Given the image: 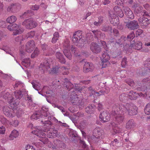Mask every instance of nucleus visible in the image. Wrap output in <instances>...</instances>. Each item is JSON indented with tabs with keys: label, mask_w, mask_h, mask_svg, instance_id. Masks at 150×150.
<instances>
[{
	"label": "nucleus",
	"mask_w": 150,
	"mask_h": 150,
	"mask_svg": "<svg viewBox=\"0 0 150 150\" xmlns=\"http://www.w3.org/2000/svg\"><path fill=\"white\" fill-rule=\"evenodd\" d=\"M92 38V36L90 34H88L87 35L86 39L87 40H91Z\"/></svg>",
	"instance_id": "64"
},
{
	"label": "nucleus",
	"mask_w": 150,
	"mask_h": 150,
	"mask_svg": "<svg viewBox=\"0 0 150 150\" xmlns=\"http://www.w3.org/2000/svg\"><path fill=\"white\" fill-rule=\"evenodd\" d=\"M138 21L139 24L142 26H146L150 24V20H149L147 18L144 17L140 18Z\"/></svg>",
	"instance_id": "17"
},
{
	"label": "nucleus",
	"mask_w": 150,
	"mask_h": 150,
	"mask_svg": "<svg viewBox=\"0 0 150 150\" xmlns=\"http://www.w3.org/2000/svg\"><path fill=\"white\" fill-rule=\"evenodd\" d=\"M113 110L110 112V115L108 112L106 111L101 112L99 116L100 120L103 122L108 121L110 117H114L115 119L110 125V129L112 128L113 131L115 133L121 132V129L117 126V124H120L123 122L124 116V114L126 113L130 115H134L137 113V108L136 106H132L127 104L125 106L122 104L120 105L119 107L115 106H114Z\"/></svg>",
	"instance_id": "1"
},
{
	"label": "nucleus",
	"mask_w": 150,
	"mask_h": 150,
	"mask_svg": "<svg viewBox=\"0 0 150 150\" xmlns=\"http://www.w3.org/2000/svg\"><path fill=\"white\" fill-rule=\"evenodd\" d=\"M103 92H102L101 91H100V92H96L95 91H92V95H93L94 96H98L102 94H103Z\"/></svg>",
	"instance_id": "45"
},
{
	"label": "nucleus",
	"mask_w": 150,
	"mask_h": 150,
	"mask_svg": "<svg viewBox=\"0 0 150 150\" xmlns=\"http://www.w3.org/2000/svg\"><path fill=\"white\" fill-rule=\"evenodd\" d=\"M23 26L28 29H31L35 27L37 25V23L31 19L25 20L22 23Z\"/></svg>",
	"instance_id": "11"
},
{
	"label": "nucleus",
	"mask_w": 150,
	"mask_h": 150,
	"mask_svg": "<svg viewBox=\"0 0 150 150\" xmlns=\"http://www.w3.org/2000/svg\"><path fill=\"white\" fill-rule=\"evenodd\" d=\"M95 37L97 38L98 39H100L101 36V33L100 31L98 30H94L92 31Z\"/></svg>",
	"instance_id": "33"
},
{
	"label": "nucleus",
	"mask_w": 150,
	"mask_h": 150,
	"mask_svg": "<svg viewBox=\"0 0 150 150\" xmlns=\"http://www.w3.org/2000/svg\"><path fill=\"white\" fill-rule=\"evenodd\" d=\"M91 50L94 53H98L100 52L101 48L96 43L92 42L90 46Z\"/></svg>",
	"instance_id": "18"
},
{
	"label": "nucleus",
	"mask_w": 150,
	"mask_h": 150,
	"mask_svg": "<svg viewBox=\"0 0 150 150\" xmlns=\"http://www.w3.org/2000/svg\"><path fill=\"white\" fill-rule=\"evenodd\" d=\"M80 143L81 145H82V147L83 148H85L86 147V145L84 141L80 140Z\"/></svg>",
	"instance_id": "57"
},
{
	"label": "nucleus",
	"mask_w": 150,
	"mask_h": 150,
	"mask_svg": "<svg viewBox=\"0 0 150 150\" xmlns=\"http://www.w3.org/2000/svg\"><path fill=\"white\" fill-rule=\"evenodd\" d=\"M64 82V86L66 87L67 89L70 90L73 87V84L68 79H66Z\"/></svg>",
	"instance_id": "24"
},
{
	"label": "nucleus",
	"mask_w": 150,
	"mask_h": 150,
	"mask_svg": "<svg viewBox=\"0 0 150 150\" xmlns=\"http://www.w3.org/2000/svg\"><path fill=\"white\" fill-rule=\"evenodd\" d=\"M135 37L134 33H130L127 36V39L129 41L132 40Z\"/></svg>",
	"instance_id": "39"
},
{
	"label": "nucleus",
	"mask_w": 150,
	"mask_h": 150,
	"mask_svg": "<svg viewBox=\"0 0 150 150\" xmlns=\"http://www.w3.org/2000/svg\"><path fill=\"white\" fill-rule=\"evenodd\" d=\"M20 55L22 58H23L27 55L26 52L24 50V46H21L20 47Z\"/></svg>",
	"instance_id": "28"
},
{
	"label": "nucleus",
	"mask_w": 150,
	"mask_h": 150,
	"mask_svg": "<svg viewBox=\"0 0 150 150\" xmlns=\"http://www.w3.org/2000/svg\"><path fill=\"white\" fill-rule=\"evenodd\" d=\"M21 7V5L19 3L12 4L8 6L7 11H8L15 12L19 10Z\"/></svg>",
	"instance_id": "13"
},
{
	"label": "nucleus",
	"mask_w": 150,
	"mask_h": 150,
	"mask_svg": "<svg viewBox=\"0 0 150 150\" xmlns=\"http://www.w3.org/2000/svg\"><path fill=\"white\" fill-rule=\"evenodd\" d=\"M81 34L79 31H77L74 34L72 41L75 45L78 47L82 46Z\"/></svg>",
	"instance_id": "10"
},
{
	"label": "nucleus",
	"mask_w": 150,
	"mask_h": 150,
	"mask_svg": "<svg viewBox=\"0 0 150 150\" xmlns=\"http://www.w3.org/2000/svg\"><path fill=\"white\" fill-rule=\"evenodd\" d=\"M35 33L34 31H32L28 33L27 35L28 38H32L35 35Z\"/></svg>",
	"instance_id": "49"
},
{
	"label": "nucleus",
	"mask_w": 150,
	"mask_h": 150,
	"mask_svg": "<svg viewBox=\"0 0 150 150\" xmlns=\"http://www.w3.org/2000/svg\"><path fill=\"white\" fill-rule=\"evenodd\" d=\"M7 76V75L6 74H4L1 71H0V76L5 78V77H6Z\"/></svg>",
	"instance_id": "63"
},
{
	"label": "nucleus",
	"mask_w": 150,
	"mask_h": 150,
	"mask_svg": "<svg viewBox=\"0 0 150 150\" xmlns=\"http://www.w3.org/2000/svg\"><path fill=\"white\" fill-rule=\"evenodd\" d=\"M59 35L58 32H55L53 34V37L58 39Z\"/></svg>",
	"instance_id": "62"
},
{
	"label": "nucleus",
	"mask_w": 150,
	"mask_h": 150,
	"mask_svg": "<svg viewBox=\"0 0 150 150\" xmlns=\"http://www.w3.org/2000/svg\"><path fill=\"white\" fill-rule=\"evenodd\" d=\"M6 25V23L5 21H0V27H5Z\"/></svg>",
	"instance_id": "58"
},
{
	"label": "nucleus",
	"mask_w": 150,
	"mask_h": 150,
	"mask_svg": "<svg viewBox=\"0 0 150 150\" xmlns=\"http://www.w3.org/2000/svg\"><path fill=\"white\" fill-rule=\"evenodd\" d=\"M10 108L8 106L4 105V106L2 108V111L6 115V112H8V111L10 110Z\"/></svg>",
	"instance_id": "42"
},
{
	"label": "nucleus",
	"mask_w": 150,
	"mask_h": 150,
	"mask_svg": "<svg viewBox=\"0 0 150 150\" xmlns=\"http://www.w3.org/2000/svg\"><path fill=\"white\" fill-rule=\"evenodd\" d=\"M23 38L21 36H19L18 37H16L15 39V40L16 42H19L20 43H21V42L23 40Z\"/></svg>",
	"instance_id": "48"
},
{
	"label": "nucleus",
	"mask_w": 150,
	"mask_h": 150,
	"mask_svg": "<svg viewBox=\"0 0 150 150\" xmlns=\"http://www.w3.org/2000/svg\"><path fill=\"white\" fill-rule=\"evenodd\" d=\"M41 122L44 124V128L46 129L42 131L41 130L40 127H37L35 128L34 130L32 131V133L40 138L39 140L44 144H46L49 147H52L53 149H56L55 146H52L51 143L48 141L47 139L46 138V134L44 132H47V137L53 138L57 136V131L53 128V126L51 121L45 120L44 122L43 120H42Z\"/></svg>",
	"instance_id": "2"
},
{
	"label": "nucleus",
	"mask_w": 150,
	"mask_h": 150,
	"mask_svg": "<svg viewBox=\"0 0 150 150\" xmlns=\"http://www.w3.org/2000/svg\"><path fill=\"white\" fill-rule=\"evenodd\" d=\"M15 109H12L10 112H6V115H5L6 116L11 118H12L15 116Z\"/></svg>",
	"instance_id": "26"
},
{
	"label": "nucleus",
	"mask_w": 150,
	"mask_h": 150,
	"mask_svg": "<svg viewBox=\"0 0 150 150\" xmlns=\"http://www.w3.org/2000/svg\"><path fill=\"white\" fill-rule=\"evenodd\" d=\"M80 92V91L78 90H76L74 91V92H72L71 93V98L72 99V101H78L77 102H76V105L78 106V107L80 108H83L84 106V103L81 100H80L79 99L78 96L77 95V94L79 93ZM73 103H74V101H72Z\"/></svg>",
	"instance_id": "9"
},
{
	"label": "nucleus",
	"mask_w": 150,
	"mask_h": 150,
	"mask_svg": "<svg viewBox=\"0 0 150 150\" xmlns=\"http://www.w3.org/2000/svg\"><path fill=\"white\" fill-rule=\"evenodd\" d=\"M49 60L48 61L46 60L45 63H41L40 66V68L42 70L44 71L45 70L48 71H49L50 73L51 74H57L58 72V70H60V69H61L62 71V73L63 74H67L68 73V69L66 68L65 67H62L61 68H60L59 69L57 67H56L52 68V69L50 71L49 69L50 68V64L49 63Z\"/></svg>",
	"instance_id": "4"
},
{
	"label": "nucleus",
	"mask_w": 150,
	"mask_h": 150,
	"mask_svg": "<svg viewBox=\"0 0 150 150\" xmlns=\"http://www.w3.org/2000/svg\"><path fill=\"white\" fill-rule=\"evenodd\" d=\"M142 43L139 41H138L135 44L133 43H131L129 48L139 50L142 48Z\"/></svg>",
	"instance_id": "16"
},
{
	"label": "nucleus",
	"mask_w": 150,
	"mask_h": 150,
	"mask_svg": "<svg viewBox=\"0 0 150 150\" xmlns=\"http://www.w3.org/2000/svg\"><path fill=\"white\" fill-rule=\"evenodd\" d=\"M143 94L141 93H137L132 91H131L128 94V98L130 99L134 100L137 98L138 95L141 96H143Z\"/></svg>",
	"instance_id": "20"
},
{
	"label": "nucleus",
	"mask_w": 150,
	"mask_h": 150,
	"mask_svg": "<svg viewBox=\"0 0 150 150\" xmlns=\"http://www.w3.org/2000/svg\"><path fill=\"white\" fill-rule=\"evenodd\" d=\"M94 110V107L92 105H89L87 106L86 108V111L88 113H91Z\"/></svg>",
	"instance_id": "35"
},
{
	"label": "nucleus",
	"mask_w": 150,
	"mask_h": 150,
	"mask_svg": "<svg viewBox=\"0 0 150 150\" xmlns=\"http://www.w3.org/2000/svg\"><path fill=\"white\" fill-rule=\"evenodd\" d=\"M19 124L18 121L17 120H15L11 122H9V125H11L14 127L17 126Z\"/></svg>",
	"instance_id": "40"
},
{
	"label": "nucleus",
	"mask_w": 150,
	"mask_h": 150,
	"mask_svg": "<svg viewBox=\"0 0 150 150\" xmlns=\"http://www.w3.org/2000/svg\"><path fill=\"white\" fill-rule=\"evenodd\" d=\"M115 3L118 5H121L123 3V0H116Z\"/></svg>",
	"instance_id": "61"
},
{
	"label": "nucleus",
	"mask_w": 150,
	"mask_h": 150,
	"mask_svg": "<svg viewBox=\"0 0 150 150\" xmlns=\"http://www.w3.org/2000/svg\"><path fill=\"white\" fill-rule=\"evenodd\" d=\"M63 52L64 54L69 59L71 58V54L70 53V51H72V53H75V55L76 56H79L75 53L77 52L75 48L73 46H71L70 47L69 44V41L67 39L63 43Z\"/></svg>",
	"instance_id": "6"
},
{
	"label": "nucleus",
	"mask_w": 150,
	"mask_h": 150,
	"mask_svg": "<svg viewBox=\"0 0 150 150\" xmlns=\"http://www.w3.org/2000/svg\"><path fill=\"white\" fill-rule=\"evenodd\" d=\"M94 132L95 133L94 134V136L95 138H100L101 137L102 135V133L100 131H99L97 129H95L94 130Z\"/></svg>",
	"instance_id": "32"
},
{
	"label": "nucleus",
	"mask_w": 150,
	"mask_h": 150,
	"mask_svg": "<svg viewBox=\"0 0 150 150\" xmlns=\"http://www.w3.org/2000/svg\"><path fill=\"white\" fill-rule=\"evenodd\" d=\"M41 116H40L39 111H36L34 112L31 117L32 119L37 120L41 117H43V116L47 117V110H44L43 109L41 110Z\"/></svg>",
	"instance_id": "12"
},
{
	"label": "nucleus",
	"mask_w": 150,
	"mask_h": 150,
	"mask_svg": "<svg viewBox=\"0 0 150 150\" xmlns=\"http://www.w3.org/2000/svg\"><path fill=\"white\" fill-rule=\"evenodd\" d=\"M117 139H115L113 141H112L110 143V145L111 146H114L117 143Z\"/></svg>",
	"instance_id": "59"
},
{
	"label": "nucleus",
	"mask_w": 150,
	"mask_h": 150,
	"mask_svg": "<svg viewBox=\"0 0 150 150\" xmlns=\"http://www.w3.org/2000/svg\"><path fill=\"white\" fill-rule=\"evenodd\" d=\"M32 84L33 88L36 90L38 91L41 89L42 88L41 85L39 83L37 82L35 83L34 82H33L32 83Z\"/></svg>",
	"instance_id": "30"
},
{
	"label": "nucleus",
	"mask_w": 150,
	"mask_h": 150,
	"mask_svg": "<svg viewBox=\"0 0 150 150\" xmlns=\"http://www.w3.org/2000/svg\"><path fill=\"white\" fill-rule=\"evenodd\" d=\"M30 8L33 10H37L39 8V6L38 5H35L32 6Z\"/></svg>",
	"instance_id": "54"
},
{
	"label": "nucleus",
	"mask_w": 150,
	"mask_h": 150,
	"mask_svg": "<svg viewBox=\"0 0 150 150\" xmlns=\"http://www.w3.org/2000/svg\"><path fill=\"white\" fill-rule=\"evenodd\" d=\"M57 107L59 109L61 110V112H62L64 116H66L67 115V114L66 113H65V110L61 106H58Z\"/></svg>",
	"instance_id": "53"
},
{
	"label": "nucleus",
	"mask_w": 150,
	"mask_h": 150,
	"mask_svg": "<svg viewBox=\"0 0 150 150\" xmlns=\"http://www.w3.org/2000/svg\"><path fill=\"white\" fill-rule=\"evenodd\" d=\"M142 7H138L136 8L134 10V13L136 14H138L140 13L142 9Z\"/></svg>",
	"instance_id": "44"
},
{
	"label": "nucleus",
	"mask_w": 150,
	"mask_h": 150,
	"mask_svg": "<svg viewBox=\"0 0 150 150\" xmlns=\"http://www.w3.org/2000/svg\"><path fill=\"white\" fill-rule=\"evenodd\" d=\"M19 132L16 130L14 129L13 130L9 135V139L10 140H13L14 138H16L19 135Z\"/></svg>",
	"instance_id": "22"
},
{
	"label": "nucleus",
	"mask_w": 150,
	"mask_h": 150,
	"mask_svg": "<svg viewBox=\"0 0 150 150\" xmlns=\"http://www.w3.org/2000/svg\"><path fill=\"white\" fill-rule=\"evenodd\" d=\"M135 126V124L132 120H129L127 123L126 128L127 129H131Z\"/></svg>",
	"instance_id": "23"
},
{
	"label": "nucleus",
	"mask_w": 150,
	"mask_h": 150,
	"mask_svg": "<svg viewBox=\"0 0 150 150\" xmlns=\"http://www.w3.org/2000/svg\"><path fill=\"white\" fill-rule=\"evenodd\" d=\"M56 57L60 62L63 64L65 63V59L64 58L62 54H61L60 52H57L56 53Z\"/></svg>",
	"instance_id": "25"
},
{
	"label": "nucleus",
	"mask_w": 150,
	"mask_h": 150,
	"mask_svg": "<svg viewBox=\"0 0 150 150\" xmlns=\"http://www.w3.org/2000/svg\"><path fill=\"white\" fill-rule=\"evenodd\" d=\"M144 112L145 114L147 115L150 114V104H148L146 105V108L144 110Z\"/></svg>",
	"instance_id": "37"
},
{
	"label": "nucleus",
	"mask_w": 150,
	"mask_h": 150,
	"mask_svg": "<svg viewBox=\"0 0 150 150\" xmlns=\"http://www.w3.org/2000/svg\"><path fill=\"white\" fill-rule=\"evenodd\" d=\"M16 17L14 16H12L8 17L6 19L7 22L10 23L15 22L16 20Z\"/></svg>",
	"instance_id": "29"
},
{
	"label": "nucleus",
	"mask_w": 150,
	"mask_h": 150,
	"mask_svg": "<svg viewBox=\"0 0 150 150\" xmlns=\"http://www.w3.org/2000/svg\"><path fill=\"white\" fill-rule=\"evenodd\" d=\"M126 26L131 30H134L137 28L139 25L137 21H134L127 23Z\"/></svg>",
	"instance_id": "19"
},
{
	"label": "nucleus",
	"mask_w": 150,
	"mask_h": 150,
	"mask_svg": "<svg viewBox=\"0 0 150 150\" xmlns=\"http://www.w3.org/2000/svg\"><path fill=\"white\" fill-rule=\"evenodd\" d=\"M7 28L10 31H14L13 34L14 35L21 34L23 31V29L21 26H19L16 23L9 25Z\"/></svg>",
	"instance_id": "8"
},
{
	"label": "nucleus",
	"mask_w": 150,
	"mask_h": 150,
	"mask_svg": "<svg viewBox=\"0 0 150 150\" xmlns=\"http://www.w3.org/2000/svg\"><path fill=\"white\" fill-rule=\"evenodd\" d=\"M110 2V0H103L102 2L103 4L105 5L109 4Z\"/></svg>",
	"instance_id": "60"
},
{
	"label": "nucleus",
	"mask_w": 150,
	"mask_h": 150,
	"mask_svg": "<svg viewBox=\"0 0 150 150\" xmlns=\"http://www.w3.org/2000/svg\"><path fill=\"white\" fill-rule=\"evenodd\" d=\"M30 11H28L27 12L24 13V14L21 16V18H24L26 17V16H30Z\"/></svg>",
	"instance_id": "52"
},
{
	"label": "nucleus",
	"mask_w": 150,
	"mask_h": 150,
	"mask_svg": "<svg viewBox=\"0 0 150 150\" xmlns=\"http://www.w3.org/2000/svg\"><path fill=\"white\" fill-rule=\"evenodd\" d=\"M23 86V84L21 83V82L20 81H16V82L14 86V88L17 87H21V86Z\"/></svg>",
	"instance_id": "47"
},
{
	"label": "nucleus",
	"mask_w": 150,
	"mask_h": 150,
	"mask_svg": "<svg viewBox=\"0 0 150 150\" xmlns=\"http://www.w3.org/2000/svg\"><path fill=\"white\" fill-rule=\"evenodd\" d=\"M136 34L137 36H140L141 37H143L144 35L143 30L140 29H139L137 30Z\"/></svg>",
	"instance_id": "38"
},
{
	"label": "nucleus",
	"mask_w": 150,
	"mask_h": 150,
	"mask_svg": "<svg viewBox=\"0 0 150 150\" xmlns=\"http://www.w3.org/2000/svg\"><path fill=\"white\" fill-rule=\"evenodd\" d=\"M100 42L103 46V47L105 50V51H104V52L102 54L101 57L102 68H104L110 65V63L108 60L110 59V57L109 55V52L108 50V48L106 42L102 40H100Z\"/></svg>",
	"instance_id": "5"
},
{
	"label": "nucleus",
	"mask_w": 150,
	"mask_h": 150,
	"mask_svg": "<svg viewBox=\"0 0 150 150\" xmlns=\"http://www.w3.org/2000/svg\"><path fill=\"white\" fill-rule=\"evenodd\" d=\"M35 45L33 40H31L29 41L26 45L25 50L27 52L30 53L35 47Z\"/></svg>",
	"instance_id": "14"
},
{
	"label": "nucleus",
	"mask_w": 150,
	"mask_h": 150,
	"mask_svg": "<svg viewBox=\"0 0 150 150\" xmlns=\"http://www.w3.org/2000/svg\"><path fill=\"white\" fill-rule=\"evenodd\" d=\"M1 49L5 51L6 53L9 54L11 55V56H13L11 52L10 49L7 46L5 47H3Z\"/></svg>",
	"instance_id": "36"
},
{
	"label": "nucleus",
	"mask_w": 150,
	"mask_h": 150,
	"mask_svg": "<svg viewBox=\"0 0 150 150\" xmlns=\"http://www.w3.org/2000/svg\"><path fill=\"white\" fill-rule=\"evenodd\" d=\"M40 53V51H39L38 48H36L33 52L31 55V57L32 58H34L38 56Z\"/></svg>",
	"instance_id": "34"
},
{
	"label": "nucleus",
	"mask_w": 150,
	"mask_h": 150,
	"mask_svg": "<svg viewBox=\"0 0 150 150\" xmlns=\"http://www.w3.org/2000/svg\"><path fill=\"white\" fill-rule=\"evenodd\" d=\"M127 59L125 58H124L121 62V65L123 67H125L126 64Z\"/></svg>",
	"instance_id": "51"
},
{
	"label": "nucleus",
	"mask_w": 150,
	"mask_h": 150,
	"mask_svg": "<svg viewBox=\"0 0 150 150\" xmlns=\"http://www.w3.org/2000/svg\"><path fill=\"white\" fill-rule=\"evenodd\" d=\"M124 10L125 14L128 18L131 19H133L134 18V15L132 11L130 10L129 8L126 7L125 8Z\"/></svg>",
	"instance_id": "21"
},
{
	"label": "nucleus",
	"mask_w": 150,
	"mask_h": 150,
	"mask_svg": "<svg viewBox=\"0 0 150 150\" xmlns=\"http://www.w3.org/2000/svg\"><path fill=\"white\" fill-rule=\"evenodd\" d=\"M6 129L4 126H0V134H4L5 132Z\"/></svg>",
	"instance_id": "50"
},
{
	"label": "nucleus",
	"mask_w": 150,
	"mask_h": 150,
	"mask_svg": "<svg viewBox=\"0 0 150 150\" xmlns=\"http://www.w3.org/2000/svg\"><path fill=\"white\" fill-rule=\"evenodd\" d=\"M0 121L3 124L9 125V121L3 116L1 115L0 116Z\"/></svg>",
	"instance_id": "31"
},
{
	"label": "nucleus",
	"mask_w": 150,
	"mask_h": 150,
	"mask_svg": "<svg viewBox=\"0 0 150 150\" xmlns=\"http://www.w3.org/2000/svg\"><path fill=\"white\" fill-rule=\"evenodd\" d=\"M46 93L47 96H52L53 92L52 91H46Z\"/></svg>",
	"instance_id": "56"
},
{
	"label": "nucleus",
	"mask_w": 150,
	"mask_h": 150,
	"mask_svg": "<svg viewBox=\"0 0 150 150\" xmlns=\"http://www.w3.org/2000/svg\"><path fill=\"white\" fill-rule=\"evenodd\" d=\"M102 30L103 31H110V32H112V28L110 26H104L102 28Z\"/></svg>",
	"instance_id": "43"
},
{
	"label": "nucleus",
	"mask_w": 150,
	"mask_h": 150,
	"mask_svg": "<svg viewBox=\"0 0 150 150\" xmlns=\"http://www.w3.org/2000/svg\"><path fill=\"white\" fill-rule=\"evenodd\" d=\"M84 0H78V2L79 4V6H83L85 2Z\"/></svg>",
	"instance_id": "55"
},
{
	"label": "nucleus",
	"mask_w": 150,
	"mask_h": 150,
	"mask_svg": "<svg viewBox=\"0 0 150 150\" xmlns=\"http://www.w3.org/2000/svg\"><path fill=\"white\" fill-rule=\"evenodd\" d=\"M25 148L26 150H35L33 146L29 144L26 145L25 146Z\"/></svg>",
	"instance_id": "46"
},
{
	"label": "nucleus",
	"mask_w": 150,
	"mask_h": 150,
	"mask_svg": "<svg viewBox=\"0 0 150 150\" xmlns=\"http://www.w3.org/2000/svg\"><path fill=\"white\" fill-rule=\"evenodd\" d=\"M93 68L94 66L92 63L86 62L84 64L83 71L84 72L86 73L92 71Z\"/></svg>",
	"instance_id": "15"
},
{
	"label": "nucleus",
	"mask_w": 150,
	"mask_h": 150,
	"mask_svg": "<svg viewBox=\"0 0 150 150\" xmlns=\"http://www.w3.org/2000/svg\"><path fill=\"white\" fill-rule=\"evenodd\" d=\"M114 10L116 15H113L111 13H110V16L111 20L110 19V23L113 25H117L119 24V20L117 15L120 17H122L124 16V14L122 11L121 8L118 7V6H116L114 8Z\"/></svg>",
	"instance_id": "7"
},
{
	"label": "nucleus",
	"mask_w": 150,
	"mask_h": 150,
	"mask_svg": "<svg viewBox=\"0 0 150 150\" xmlns=\"http://www.w3.org/2000/svg\"><path fill=\"white\" fill-rule=\"evenodd\" d=\"M10 92H6L3 96L4 98L7 100L8 103L10 104L11 107L15 109V112L17 117L19 118L21 117L23 114V111L21 108L17 107L18 104V100L21 98L23 95L25 96L27 95V91L25 89L22 90V91H19L14 92L15 97L14 98L10 94Z\"/></svg>",
	"instance_id": "3"
},
{
	"label": "nucleus",
	"mask_w": 150,
	"mask_h": 150,
	"mask_svg": "<svg viewBox=\"0 0 150 150\" xmlns=\"http://www.w3.org/2000/svg\"><path fill=\"white\" fill-rule=\"evenodd\" d=\"M21 64L22 65L27 68L30 67V60L29 58H26L23 59L22 62Z\"/></svg>",
	"instance_id": "27"
},
{
	"label": "nucleus",
	"mask_w": 150,
	"mask_h": 150,
	"mask_svg": "<svg viewBox=\"0 0 150 150\" xmlns=\"http://www.w3.org/2000/svg\"><path fill=\"white\" fill-rule=\"evenodd\" d=\"M98 19V22H94V25L98 26L102 22L103 20V17H99Z\"/></svg>",
	"instance_id": "41"
}]
</instances>
